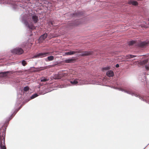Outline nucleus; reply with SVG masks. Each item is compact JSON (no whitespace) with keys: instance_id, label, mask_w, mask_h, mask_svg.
Wrapping results in <instances>:
<instances>
[{"instance_id":"f257e3e1","label":"nucleus","mask_w":149,"mask_h":149,"mask_svg":"<svg viewBox=\"0 0 149 149\" xmlns=\"http://www.w3.org/2000/svg\"><path fill=\"white\" fill-rule=\"evenodd\" d=\"M146 88L147 89L146 90L145 92L148 95H144L143 96H141L138 95V97L141 100L149 104V84H147Z\"/></svg>"},{"instance_id":"f03ea898","label":"nucleus","mask_w":149,"mask_h":149,"mask_svg":"<svg viewBox=\"0 0 149 149\" xmlns=\"http://www.w3.org/2000/svg\"><path fill=\"white\" fill-rule=\"evenodd\" d=\"M139 64L141 65L144 66L146 70H149V57L147 56L144 59L139 62Z\"/></svg>"},{"instance_id":"7ed1b4c3","label":"nucleus","mask_w":149,"mask_h":149,"mask_svg":"<svg viewBox=\"0 0 149 149\" xmlns=\"http://www.w3.org/2000/svg\"><path fill=\"white\" fill-rule=\"evenodd\" d=\"M10 52L11 53L13 54L17 55L21 54L24 52V51L23 49L22 48L19 47H17L14 49H11Z\"/></svg>"},{"instance_id":"20e7f679","label":"nucleus","mask_w":149,"mask_h":149,"mask_svg":"<svg viewBox=\"0 0 149 149\" xmlns=\"http://www.w3.org/2000/svg\"><path fill=\"white\" fill-rule=\"evenodd\" d=\"M120 91H121L122 92H124L125 93H126L127 94H130L132 96H135L136 97H138V95L137 94L133 92L131 89L130 88H128L127 90H125L122 88H118Z\"/></svg>"},{"instance_id":"39448f33","label":"nucleus","mask_w":149,"mask_h":149,"mask_svg":"<svg viewBox=\"0 0 149 149\" xmlns=\"http://www.w3.org/2000/svg\"><path fill=\"white\" fill-rule=\"evenodd\" d=\"M84 12L82 11L78 10L76 12H75L72 13H71L69 14V16L71 17H80L82 16L84 14Z\"/></svg>"},{"instance_id":"423d86ee","label":"nucleus","mask_w":149,"mask_h":149,"mask_svg":"<svg viewBox=\"0 0 149 149\" xmlns=\"http://www.w3.org/2000/svg\"><path fill=\"white\" fill-rule=\"evenodd\" d=\"M3 132L2 136L3 137V142H2V138L1 137V135H0V148L1 149H6V147L5 145V134H4V137H3Z\"/></svg>"},{"instance_id":"0eeeda50","label":"nucleus","mask_w":149,"mask_h":149,"mask_svg":"<svg viewBox=\"0 0 149 149\" xmlns=\"http://www.w3.org/2000/svg\"><path fill=\"white\" fill-rule=\"evenodd\" d=\"M47 54V53H36L35 55L32 57L33 58H42L45 56Z\"/></svg>"},{"instance_id":"6e6552de","label":"nucleus","mask_w":149,"mask_h":149,"mask_svg":"<svg viewBox=\"0 0 149 149\" xmlns=\"http://www.w3.org/2000/svg\"><path fill=\"white\" fill-rule=\"evenodd\" d=\"M149 43V42L148 41L146 40L138 43L137 45L139 47H144L148 46Z\"/></svg>"},{"instance_id":"1a4fd4ad","label":"nucleus","mask_w":149,"mask_h":149,"mask_svg":"<svg viewBox=\"0 0 149 149\" xmlns=\"http://www.w3.org/2000/svg\"><path fill=\"white\" fill-rule=\"evenodd\" d=\"M93 52L92 51H84L79 54V56H87L93 54Z\"/></svg>"},{"instance_id":"9d476101","label":"nucleus","mask_w":149,"mask_h":149,"mask_svg":"<svg viewBox=\"0 0 149 149\" xmlns=\"http://www.w3.org/2000/svg\"><path fill=\"white\" fill-rule=\"evenodd\" d=\"M81 24V22L80 20H77L75 22H72L70 23V25L73 27L77 26L78 25Z\"/></svg>"},{"instance_id":"9b49d317","label":"nucleus","mask_w":149,"mask_h":149,"mask_svg":"<svg viewBox=\"0 0 149 149\" xmlns=\"http://www.w3.org/2000/svg\"><path fill=\"white\" fill-rule=\"evenodd\" d=\"M58 0H56L55 1H52L50 2H49V3L47 4V6L45 5L46 6H47V8L48 7L50 8L51 6H55L57 3V1H58Z\"/></svg>"},{"instance_id":"f8f14e48","label":"nucleus","mask_w":149,"mask_h":149,"mask_svg":"<svg viewBox=\"0 0 149 149\" xmlns=\"http://www.w3.org/2000/svg\"><path fill=\"white\" fill-rule=\"evenodd\" d=\"M139 79L142 82H144L146 81V77L145 74L143 73L139 76Z\"/></svg>"},{"instance_id":"ddd939ff","label":"nucleus","mask_w":149,"mask_h":149,"mask_svg":"<svg viewBox=\"0 0 149 149\" xmlns=\"http://www.w3.org/2000/svg\"><path fill=\"white\" fill-rule=\"evenodd\" d=\"M19 110V108H17L16 109V108H15V109L14 108V109L11 112V113L12 114L10 116V117L9 118V120L8 121L10 120L11 118H12V117H11V116H14L15 114Z\"/></svg>"},{"instance_id":"4468645a","label":"nucleus","mask_w":149,"mask_h":149,"mask_svg":"<svg viewBox=\"0 0 149 149\" xmlns=\"http://www.w3.org/2000/svg\"><path fill=\"white\" fill-rule=\"evenodd\" d=\"M31 18L32 20L34 23H36L38 21V17L34 14H31Z\"/></svg>"},{"instance_id":"2eb2a0df","label":"nucleus","mask_w":149,"mask_h":149,"mask_svg":"<svg viewBox=\"0 0 149 149\" xmlns=\"http://www.w3.org/2000/svg\"><path fill=\"white\" fill-rule=\"evenodd\" d=\"M62 75L61 74H53L52 76V77L54 79H59L61 78L62 77Z\"/></svg>"},{"instance_id":"dca6fc26","label":"nucleus","mask_w":149,"mask_h":149,"mask_svg":"<svg viewBox=\"0 0 149 149\" xmlns=\"http://www.w3.org/2000/svg\"><path fill=\"white\" fill-rule=\"evenodd\" d=\"M31 68H35V70H33V72H37L46 69V67H41L39 68H35L34 67H33Z\"/></svg>"},{"instance_id":"f3484780","label":"nucleus","mask_w":149,"mask_h":149,"mask_svg":"<svg viewBox=\"0 0 149 149\" xmlns=\"http://www.w3.org/2000/svg\"><path fill=\"white\" fill-rule=\"evenodd\" d=\"M75 61L74 57L66 59L64 61V62L66 63H74Z\"/></svg>"},{"instance_id":"a211bd4d","label":"nucleus","mask_w":149,"mask_h":149,"mask_svg":"<svg viewBox=\"0 0 149 149\" xmlns=\"http://www.w3.org/2000/svg\"><path fill=\"white\" fill-rule=\"evenodd\" d=\"M47 33H45L40 37L38 38V40L40 41H41L45 40L47 37Z\"/></svg>"},{"instance_id":"6ab92c4d","label":"nucleus","mask_w":149,"mask_h":149,"mask_svg":"<svg viewBox=\"0 0 149 149\" xmlns=\"http://www.w3.org/2000/svg\"><path fill=\"white\" fill-rule=\"evenodd\" d=\"M21 21L24 24L27 23V21L26 19V17L24 15H22L20 17Z\"/></svg>"},{"instance_id":"aec40b11","label":"nucleus","mask_w":149,"mask_h":149,"mask_svg":"<svg viewBox=\"0 0 149 149\" xmlns=\"http://www.w3.org/2000/svg\"><path fill=\"white\" fill-rule=\"evenodd\" d=\"M128 3L129 5L132 4L134 6H136L138 5V3L137 1L133 0L129 1Z\"/></svg>"},{"instance_id":"412c9836","label":"nucleus","mask_w":149,"mask_h":149,"mask_svg":"<svg viewBox=\"0 0 149 149\" xmlns=\"http://www.w3.org/2000/svg\"><path fill=\"white\" fill-rule=\"evenodd\" d=\"M107 75L109 77H113L114 75V72L112 70H108L106 72Z\"/></svg>"},{"instance_id":"4be33fe9","label":"nucleus","mask_w":149,"mask_h":149,"mask_svg":"<svg viewBox=\"0 0 149 149\" xmlns=\"http://www.w3.org/2000/svg\"><path fill=\"white\" fill-rule=\"evenodd\" d=\"M136 55H133L132 54H128L126 55L125 57L126 59H127V61H129L130 60L131 58H133L134 57H136Z\"/></svg>"},{"instance_id":"5701e85b","label":"nucleus","mask_w":149,"mask_h":149,"mask_svg":"<svg viewBox=\"0 0 149 149\" xmlns=\"http://www.w3.org/2000/svg\"><path fill=\"white\" fill-rule=\"evenodd\" d=\"M24 24L26 27L29 29H32L34 27L33 24H29L28 22L27 23H25Z\"/></svg>"},{"instance_id":"b1692460","label":"nucleus","mask_w":149,"mask_h":149,"mask_svg":"<svg viewBox=\"0 0 149 149\" xmlns=\"http://www.w3.org/2000/svg\"><path fill=\"white\" fill-rule=\"evenodd\" d=\"M54 59V57L53 56H48L47 58H45V60L47 62L53 61Z\"/></svg>"},{"instance_id":"393cba45","label":"nucleus","mask_w":149,"mask_h":149,"mask_svg":"<svg viewBox=\"0 0 149 149\" xmlns=\"http://www.w3.org/2000/svg\"><path fill=\"white\" fill-rule=\"evenodd\" d=\"M9 71L1 72H0V74L1 75V77H6L7 76V74L9 73Z\"/></svg>"},{"instance_id":"a878e982","label":"nucleus","mask_w":149,"mask_h":149,"mask_svg":"<svg viewBox=\"0 0 149 149\" xmlns=\"http://www.w3.org/2000/svg\"><path fill=\"white\" fill-rule=\"evenodd\" d=\"M77 79H72L70 81V83L73 85H76L78 83Z\"/></svg>"},{"instance_id":"bb28decb","label":"nucleus","mask_w":149,"mask_h":149,"mask_svg":"<svg viewBox=\"0 0 149 149\" xmlns=\"http://www.w3.org/2000/svg\"><path fill=\"white\" fill-rule=\"evenodd\" d=\"M39 1V3L42 4H45L47 5L49 3V1L46 0H40V1Z\"/></svg>"},{"instance_id":"cd10ccee","label":"nucleus","mask_w":149,"mask_h":149,"mask_svg":"<svg viewBox=\"0 0 149 149\" xmlns=\"http://www.w3.org/2000/svg\"><path fill=\"white\" fill-rule=\"evenodd\" d=\"M77 51H70L65 53V55H72L75 53H77Z\"/></svg>"},{"instance_id":"c85d7f7f","label":"nucleus","mask_w":149,"mask_h":149,"mask_svg":"<svg viewBox=\"0 0 149 149\" xmlns=\"http://www.w3.org/2000/svg\"><path fill=\"white\" fill-rule=\"evenodd\" d=\"M136 40H132L129 41L128 42V45L129 46H132L136 44Z\"/></svg>"},{"instance_id":"c756f323","label":"nucleus","mask_w":149,"mask_h":149,"mask_svg":"<svg viewBox=\"0 0 149 149\" xmlns=\"http://www.w3.org/2000/svg\"><path fill=\"white\" fill-rule=\"evenodd\" d=\"M49 80V78L44 77H42L40 78V81L41 82H45L48 81Z\"/></svg>"},{"instance_id":"7c9ffc66","label":"nucleus","mask_w":149,"mask_h":149,"mask_svg":"<svg viewBox=\"0 0 149 149\" xmlns=\"http://www.w3.org/2000/svg\"><path fill=\"white\" fill-rule=\"evenodd\" d=\"M110 69V67L109 66H107L105 67H104L102 68V71H107Z\"/></svg>"},{"instance_id":"2f4dec72","label":"nucleus","mask_w":149,"mask_h":149,"mask_svg":"<svg viewBox=\"0 0 149 149\" xmlns=\"http://www.w3.org/2000/svg\"><path fill=\"white\" fill-rule=\"evenodd\" d=\"M38 95L37 93H36L32 95L31 97V99H33L38 96Z\"/></svg>"},{"instance_id":"473e14b6","label":"nucleus","mask_w":149,"mask_h":149,"mask_svg":"<svg viewBox=\"0 0 149 149\" xmlns=\"http://www.w3.org/2000/svg\"><path fill=\"white\" fill-rule=\"evenodd\" d=\"M21 62L23 66H24L27 64V62L26 61L24 60H22L21 61H20V62Z\"/></svg>"},{"instance_id":"72a5a7b5","label":"nucleus","mask_w":149,"mask_h":149,"mask_svg":"<svg viewBox=\"0 0 149 149\" xmlns=\"http://www.w3.org/2000/svg\"><path fill=\"white\" fill-rule=\"evenodd\" d=\"M29 87L28 86H25L24 88V91L26 92L29 89Z\"/></svg>"},{"instance_id":"f704fd0d","label":"nucleus","mask_w":149,"mask_h":149,"mask_svg":"<svg viewBox=\"0 0 149 149\" xmlns=\"http://www.w3.org/2000/svg\"><path fill=\"white\" fill-rule=\"evenodd\" d=\"M18 5L20 7H21L23 8H25L26 7V6L25 5H24L22 4H18Z\"/></svg>"},{"instance_id":"c9c22d12","label":"nucleus","mask_w":149,"mask_h":149,"mask_svg":"<svg viewBox=\"0 0 149 149\" xmlns=\"http://www.w3.org/2000/svg\"><path fill=\"white\" fill-rule=\"evenodd\" d=\"M17 102V103L15 104V107H14V109L17 107L19 106V104L20 103V102Z\"/></svg>"},{"instance_id":"e433bc0d","label":"nucleus","mask_w":149,"mask_h":149,"mask_svg":"<svg viewBox=\"0 0 149 149\" xmlns=\"http://www.w3.org/2000/svg\"><path fill=\"white\" fill-rule=\"evenodd\" d=\"M115 67L116 68H118L119 67V65L118 64H117L115 65Z\"/></svg>"},{"instance_id":"4c0bfd02","label":"nucleus","mask_w":149,"mask_h":149,"mask_svg":"<svg viewBox=\"0 0 149 149\" xmlns=\"http://www.w3.org/2000/svg\"><path fill=\"white\" fill-rule=\"evenodd\" d=\"M49 23L51 25H52L53 24V22L51 21H49Z\"/></svg>"},{"instance_id":"58836bf2","label":"nucleus","mask_w":149,"mask_h":149,"mask_svg":"<svg viewBox=\"0 0 149 149\" xmlns=\"http://www.w3.org/2000/svg\"><path fill=\"white\" fill-rule=\"evenodd\" d=\"M17 2H21L23 1V0H16Z\"/></svg>"},{"instance_id":"ea45409f","label":"nucleus","mask_w":149,"mask_h":149,"mask_svg":"<svg viewBox=\"0 0 149 149\" xmlns=\"http://www.w3.org/2000/svg\"><path fill=\"white\" fill-rule=\"evenodd\" d=\"M149 144V143L144 148V149Z\"/></svg>"},{"instance_id":"a19ab883","label":"nucleus","mask_w":149,"mask_h":149,"mask_svg":"<svg viewBox=\"0 0 149 149\" xmlns=\"http://www.w3.org/2000/svg\"><path fill=\"white\" fill-rule=\"evenodd\" d=\"M111 88H115H115H115V87H113V86H112V87H111Z\"/></svg>"},{"instance_id":"79ce46f5","label":"nucleus","mask_w":149,"mask_h":149,"mask_svg":"<svg viewBox=\"0 0 149 149\" xmlns=\"http://www.w3.org/2000/svg\"><path fill=\"white\" fill-rule=\"evenodd\" d=\"M21 107V106L18 108H19V109H20Z\"/></svg>"},{"instance_id":"37998d69","label":"nucleus","mask_w":149,"mask_h":149,"mask_svg":"<svg viewBox=\"0 0 149 149\" xmlns=\"http://www.w3.org/2000/svg\"><path fill=\"white\" fill-rule=\"evenodd\" d=\"M57 64H58V63H55V64H54V65H57Z\"/></svg>"},{"instance_id":"c03bdc74","label":"nucleus","mask_w":149,"mask_h":149,"mask_svg":"<svg viewBox=\"0 0 149 149\" xmlns=\"http://www.w3.org/2000/svg\"><path fill=\"white\" fill-rule=\"evenodd\" d=\"M135 59H136V58H134V59H133L132 60H135Z\"/></svg>"},{"instance_id":"a18cd8bd","label":"nucleus","mask_w":149,"mask_h":149,"mask_svg":"<svg viewBox=\"0 0 149 149\" xmlns=\"http://www.w3.org/2000/svg\"><path fill=\"white\" fill-rule=\"evenodd\" d=\"M143 149H144V148H143Z\"/></svg>"}]
</instances>
